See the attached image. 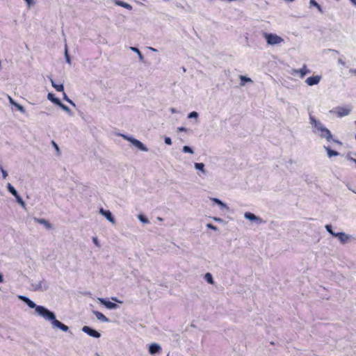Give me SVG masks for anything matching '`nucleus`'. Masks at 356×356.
Segmentation results:
<instances>
[{"label": "nucleus", "mask_w": 356, "mask_h": 356, "mask_svg": "<svg viewBox=\"0 0 356 356\" xmlns=\"http://www.w3.org/2000/svg\"><path fill=\"white\" fill-rule=\"evenodd\" d=\"M39 313L46 320L51 321V325L54 328L56 327L61 330L63 332H67L69 330L68 326L60 322L56 318L55 314L45 307H39Z\"/></svg>", "instance_id": "f257e3e1"}, {"label": "nucleus", "mask_w": 356, "mask_h": 356, "mask_svg": "<svg viewBox=\"0 0 356 356\" xmlns=\"http://www.w3.org/2000/svg\"><path fill=\"white\" fill-rule=\"evenodd\" d=\"M263 37L265 38L266 43L268 45L274 46L278 45L284 42V39L275 33H263Z\"/></svg>", "instance_id": "f03ea898"}, {"label": "nucleus", "mask_w": 356, "mask_h": 356, "mask_svg": "<svg viewBox=\"0 0 356 356\" xmlns=\"http://www.w3.org/2000/svg\"><path fill=\"white\" fill-rule=\"evenodd\" d=\"M352 111V106H347L345 107L337 106L334 109L330 111V113L335 114L339 118H342L348 115Z\"/></svg>", "instance_id": "7ed1b4c3"}, {"label": "nucleus", "mask_w": 356, "mask_h": 356, "mask_svg": "<svg viewBox=\"0 0 356 356\" xmlns=\"http://www.w3.org/2000/svg\"><path fill=\"white\" fill-rule=\"evenodd\" d=\"M124 139L129 141L134 147L143 152H147L148 149L140 140L125 134L120 135Z\"/></svg>", "instance_id": "20e7f679"}, {"label": "nucleus", "mask_w": 356, "mask_h": 356, "mask_svg": "<svg viewBox=\"0 0 356 356\" xmlns=\"http://www.w3.org/2000/svg\"><path fill=\"white\" fill-rule=\"evenodd\" d=\"M309 123L312 126V131L314 134L321 131L325 127L319 120H316L315 117L312 115H309Z\"/></svg>", "instance_id": "39448f33"}, {"label": "nucleus", "mask_w": 356, "mask_h": 356, "mask_svg": "<svg viewBox=\"0 0 356 356\" xmlns=\"http://www.w3.org/2000/svg\"><path fill=\"white\" fill-rule=\"evenodd\" d=\"M18 298L19 300L25 302L30 308H35L36 313L41 316V314L38 312V309L39 307H44L43 306L36 305L34 302L25 296H19Z\"/></svg>", "instance_id": "423d86ee"}, {"label": "nucleus", "mask_w": 356, "mask_h": 356, "mask_svg": "<svg viewBox=\"0 0 356 356\" xmlns=\"http://www.w3.org/2000/svg\"><path fill=\"white\" fill-rule=\"evenodd\" d=\"M32 287L34 291H44L47 290L49 286L45 280L42 279V280L38 282L32 283Z\"/></svg>", "instance_id": "0eeeda50"}, {"label": "nucleus", "mask_w": 356, "mask_h": 356, "mask_svg": "<svg viewBox=\"0 0 356 356\" xmlns=\"http://www.w3.org/2000/svg\"><path fill=\"white\" fill-rule=\"evenodd\" d=\"M244 217L245 219L249 220L251 222H254L257 224H261L264 222L260 217L257 216L250 212H245L244 213Z\"/></svg>", "instance_id": "6e6552de"}, {"label": "nucleus", "mask_w": 356, "mask_h": 356, "mask_svg": "<svg viewBox=\"0 0 356 356\" xmlns=\"http://www.w3.org/2000/svg\"><path fill=\"white\" fill-rule=\"evenodd\" d=\"M290 73L292 75H296L299 74L300 77L302 79L307 74L310 73V70L307 68L306 65H303L302 67L300 70L292 69Z\"/></svg>", "instance_id": "1a4fd4ad"}, {"label": "nucleus", "mask_w": 356, "mask_h": 356, "mask_svg": "<svg viewBox=\"0 0 356 356\" xmlns=\"http://www.w3.org/2000/svg\"><path fill=\"white\" fill-rule=\"evenodd\" d=\"M82 331L83 332L86 333L87 334H88L89 336L92 337L94 338H99L101 337V334L98 331L91 328L89 326H86V325L83 326L82 327Z\"/></svg>", "instance_id": "9d476101"}, {"label": "nucleus", "mask_w": 356, "mask_h": 356, "mask_svg": "<svg viewBox=\"0 0 356 356\" xmlns=\"http://www.w3.org/2000/svg\"><path fill=\"white\" fill-rule=\"evenodd\" d=\"M335 237H337L342 244L347 243L351 238V236L345 232H337Z\"/></svg>", "instance_id": "9b49d317"}, {"label": "nucleus", "mask_w": 356, "mask_h": 356, "mask_svg": "<svg viewBox=\"0 0 356 356\" xmlns=\"http://www.w3.org/2000/svg\"><path fill=\"white\" fill-rule=\"evenodd\" d=\"M98 300L101 304L104 305L107 309H115L118 307V306L116 303L106 300L104 298H99Z\"/></svg>", "instance_id": "f8f14e48"}, {"label": "nucleus", "mask_w": 356, "mask_h": 356, "mask_svg": "<svg viewBox=\"0 0 356 356\" xmlns=\"http://www.w3.org/2000/svg\"><path fill=\"white\" fill-rule=\"evenodd\" d=\"M321 79V76H318V75L312 76L308 77L305 80V82L308 86H312L314 85H317L320 82Z\"/></svg>", "instance_id": "ddd939ff"}, {"label": "nucleus", "mask_w": 356, "mask_h": 356, "mask_svg": "<svg viewBox=\"0 0 356 356\" xmlns=\"http://www.w3.org/2000/svg\"><path fill=\"white\" fill-rule=\"evenodd\" d=\"M320 136L323 138H325L327 141L330 142L332 140V135L330 131L325 127L320 131Z\"/></svg>", "instance_id": "4468645a"}, {"label": "nucleus", "mask_w": 356, "mask_h": 356, "mask_svg": "<svg viewBox=\"0 0 356 356\" xmlns=\"http://www.w3.org/2000/svg\"><path fill=\"white\" fill-rule=\"evenodd\" d=\"M161 350L160 345L156 343H152L149 347V353L151 355H155L159 353Z\"/></svg>", "instance_id": "2eb2a0df"}, {"label": "nucleus", "mask_w": 356, "mask_h": 356, "mask_svg": "<svg viewBox=\"0 0 356 356\" xmlns=\"http://www.w3.org/2000/svg\"><path fill=\"white\" fill-rule=\"evenodd\" d=\"M113 2L115 6L123 7L129 10H131L133 8L131 5L120 0H113Z\"/></svg>", "instance_id": "dca6fc26"}, {"label": "nucleus", "mask_w": 356, "mask_h": 356, "mask_svg": "<svg viewBox=\"0 0 356 356\" xmlns=\"http://www.w3.org/2000/svg\"><path fill=\"white\" fill-rule=\"evenodd\" d=\"M92 313L95 315L96 318L102 322L108 323L109 321L108 318L106 317L102 313L98 311H92Z\"/></svg>", "instance_id": "f3484780"}, {"label": "nucleus", "mask_w": 356, "mask_h": 356, "mask_svg": "<svg viewBox=\"0 0 356 356\" xmlns=\"http://www.w3.org/2000/svg\"><path fill=\"white\" fill-rule=\"evenodd\" d=\"M34 221L38 222V223H39V224L44 225L48 229L51 227V225L47 220H46L44 218H34Z\"/></svg>", "instance_id": "a211bd4d"}, {"label": "nucleus", "mask_w": 356, "mask_h": 356, "mask_svg": "<svg viewBox=\"0 0 356 356\" xmlns=\"http://www.w3.org/2000/svg\"><path fill=\"white\" fill-rule=\"evenodd\" d=\"M50 81L53 88H54L58 92H63L64 90L63 84H56L52 79H50Z\"/></svg>", "instance_id": "6ab92c4d"}, {"label": "nucleus", "mask_w": 356, "mask_h": 356, "mask_svg": "<svg viewBox=\"0 0 356 356\" xmlns=\"http://www.w3.org/2000/svg\"><path fill=\"white\" fill-rule=\"evenodd\" d=\"M8 99H9L10 103L12 105L15 106L21 113H24L25 112V110H24V107L22 105L16 103L10 96H8Z\"/></svg>", "instance_id": "aec40b11"}, {"label": "nucleus", "mask_w": 356, "mask_h": 356, "mask_svg": "<svg viewBox=\"0 0 356 356\" xmlns=\"http://www.w3.org/2000/svg\"><path fill=\"white\" fill-rule=\"evenodd\" d=\"M47 98L49 100H50L51 102L54 103L56 105H60V100L58 98H56L54 97V95L52 93H49L47 95Z\"/></svg>", "instance_id": "412c9836"}, {"label": "nucleus", "mask_w": 356, "mask_h": 356, "mask_svg": "<svg viewBox=\"0 0 356 356\" xmlns=\"http://www.w3.org/2000/svg\"><path fill=\"white\" fill-rule=\"evenodd\" d=\"M324 149L326 150V152L327 153V156L330 158L332 156H338L339 154V153L338 152L332 150L327 146H324Z\"/></svg>", "instance_id": "4be33fe9"}, {"label": "nucleus", "mask_w": 356, "mask_h": 356, "mask_svg": "<svg viewBox=\"0 0 356 356\" xmlns=\"http://www.w3.org/2000/svg\"><path fill=\"white\" fill-rule=\"evenodd\" d=\"M194 167L196 170H200L202 174H206L204 164L203 163H195Z\"/></svg>", "instance_id": "5701e85b"}, {"label": "nucleus", "mask_w": 356, "mask_h": 356, "mask_svg": "<svg viewBox=\"0 0 356 356\" xmlns=\"http://www.w3.org/2000/svg\"><path fill=\"white\" fill-rule=\"evenodd\" d=\"M104 216L111 222L114 224L115 222V218L113 216L111 212L109 210H107L105 213H104Z\"/></svg>", "instance_id": "b1692460"}, {"label": "nucleus", "mask_w": 356, "mask_h": 356, "mask_svg": "<svg viewBox=\"0 0 356 356\" xmlns=\"http://www.w3.org/2000/svg\"><path fill=\"white\" fill-rule=\"evenodd\" d=\"M7 189L14 197L18 194L16 189L10 183L7 184Z\"/></svg>", "instance_id": "393cba45"}, {"label": "nucleus", "mask_w": 356, "mask_h": 356, "mask_svg": "<svg viewBox=\"0 0 356 356\" xmlns=\"http://www.w3.org/2000/svg\"><path fill=\"white\" fill-rule=\"evenodd\" d=\"M17 202L21 205L24 209H26V204L24 201L22 200V198L20 197L19 194L17 195V196H15Z\"/></svg>", "instance_id": "a878e982"}, {"label": "nucleus", "mask_w": 356, "mask_h": 356, "mask_svg": "<svg viewBox=\"0 0 356 356\" xmlns=\"http://www.w3.org/2000/svg\"><path fill=\"white\" fill-rule=\"evenodd\" d=\"M204 279L205 280L209 283V284H213V276L210 273H207L205 275H204Z\"/></svg>", "instance_id": "bb28decb"}, {"label": "nucleus", "mask_w": 356, "mask_h": 356, "mask_svg": "<svg viewBox=\"0 0 356 356\" xmlns=\"http://www.w3.org/2000/svg\"><path fill=\"white\" fill-rule=\"evenodd\" d=\"M58 106L61 109H63V111L67 112L69 115H72V113L71 110L70 109V108L68 106H67L66 105L63 104L62 102H60V105H58Z\"/></svg>", "instance_id": "cd10ccee"}, {"label": "nucleus", "mask_w": 356, "mask_h": 356, "mask_svg": "<svg viewBox=\"0 0 356 356\" xmlns=\"http://www.w3.org/2000/svg\"><path fill=\"white\" fill-rule=\"evenodd\" d=\"M130 49L134 52H138V58H139V59L140 60H143L144 57H143L142 53L140 51V50L137 47H131Z\"/></svg>", "instance_id": "c85d7f7f"}, {"label": "nucleus", "mask_w": 356, "mask_h": 356, "mask_svg": "<svg viewBox=\"0 0 356 356\" xmlns=\"http://www.w3.org/2000/svg\"><path fill=\"white\" fill-rule=\"evenodd\" d=\"M240 80L241 81V86H243L245 82H252V81L250 78H248V77L243 76V75L240 76Z\"/></svg>", "instance_id": "c756f323"}, {"label": "nucleus", "mask_w": 356, "mask_h": 356, "mask_svg": "<svg viewBox=\"0 0 356 356\" xmlns=\"http://www.w3.org/2000/svg\"><path fill=\"white\" fill-rule=\"evenodd\" d=\"M182 151L184 153H188V154H194V151L193 150V149L191 147L187 146V145H185V146L183 147Z\"/></svg>", "instance_id": "7c9ffc66"}, {"label": "nucleus", "mask_w": 356, "mask_h": 356, "mask_svg": "<svg viewBox=\"0 0 356 356\" xmlns=\"http://www.w3.org/2000/svg\"><path fill=\"white\" fill-rule=\"evenodd\" d=\"M325 229L327 230V232L330 234L332 236H335V234H337V232H334L333 230H332V225H326L325 226Z\"/></svg>", "instance_id": "2f4dec72"}, {"label": "nucleus", "mask_w": 356, "mask_h": 356, "mask_svg": "<svg viewBox=\"0 0 356 356\" xmlns=\"http://www.w3.org/2000/svg\"><path fill=\"white\" fill-rule=\"evenodd\" d=\"M212 200L222 208L227 209V205L218 198H213Z\"/></svg>", "instance_id": "473e14b6"}, {"label": "nucleus", "mask_w": 356, "mask_h": 356, "mask_svg": "<svg viewBox=\"0 0 356 356\" xmlns=\"http://www.w3.org/2000/svg\"><path fill=\"white\" fill-rule=\"evenodd\" d=\"M309 3L311 6H314L321 12L323 13V10L321 9V6L315 1V0H310Z\"/></svg>", "instance_id": "72a5a7b5"}, {"label": "nucleus", "mask_w": 356, "mask_h": 356, "mask_svg": "<svg viewBox=\"0 0 356 356\" xmlns=\"http://www.w3.org/2000/svg\"><path fill=\"white\" fill-rule=\"evenodd\" d=\"M138 218L143 223L148 224L149 222V220L142 214L138 215Z\"/></svg>", "instance_id": "f704fd0d"}, {"label": "nucleus", "mask_w": 356, "mask_h": 356, "mask_svg": "<svg viewBox=\"0 0 356 356\" xmlns=\"http://www.w3.org/2000/svg\"><path fill=\"white\" fill-rule=\"evenodd\" d=\"M199 117V114L196 111H192L188 115V118L191 119V118H194V119H197Z\"/></svg>", "instance_id": "c9c22d12"}, {"label": "nucleus", "mask_w": 356, "mask_h": 356, "mask_svg": "<svg viewBox=\"0 0 356 356\" xmlns=\"http://www.w3.org/2000/svg\"><path fill=\"white\" fill-rule=\"evenodd\" d=\"M65 60L67 63L69 64H71V59H70V57L68 54V52H67V46H65Z\"/></svg>", "instance_id": "e433bc0d"}, {"label": "nucleus", "mask_w": 356, "mask_h": 356, "mask_svg": "<svg viewBox=\"0 0 356 356\" xmlns=\"http://www.w3.org/2000/svg\"><path fill=\"white\" fill-rule=\"evenodd\" d=\"M63 99L70 103V104H72L73 106H76L74 102L69 99L65 92H63Z\"/></svg>", "instance_id": "4c0bfd02"}, {"label": "nucleus", "mask_w": 356, "mask_h": 356, "mask_svg": "<svg viewBox=\"0 0 356 356\" xmlns=\"http://www.w3.org/2000/svg\"><path fill=\"white\" fill-rule=\"evenodd\" d=\"M164 141H165V143L168 145H172V140L169 137H165Z\"/></svg>", "instance_id": "58836bf2"}, {"label": "nucleus", "mask_w": 356, "mask_h": 356, "mask_svg": "<svg viewBox=\"0 0 356 356\" xmlns=\"http://www.w3.org/2000/svg\"><path fill=\"white\" fill-rule=\"evenodd\" d=\"M207 227L208 228H209V229H211L214 230V231H216V230L218 229V228H217V227H216V226H215V225H212V224H211V223H208V224L207 225Z\"/></svg>", "instance_id": "ea45409f"}, {"label": "nucleus", "mask_w": 356, "mask_h": 356, "mask_svg": "<svg viewBox=\"0 0 356 356\" xmlns=\"http://www.w3.org/2000/svg\"><path fill=\"white\" fill-rule=\"evenodd\" d=\"M92 241L97 247H100V244L97 237H93Z\"/></svg>", "instance_id": "a19ab883"}, {"label": "nucleus", "mask_w": 356, "mask_h": 356, "mask_svg": "<svg viewBox=\"0 0 356 356\" xmlns=\"http://www.w3.org/2000/svg\"><path fill=\"white\" fill-rule=\"evenodd\" d=\"M52 144H53V146L54 147V148L56 149V152H58V154H60V149H59L58 145L54 141H52Z\"/></svg>", "instance_id": "79ce46f5"}, {"label": "nucleus", "mask_w": 356, "mask_h": 356, "mask_svg": "<svg viewBox=\"0 0 356 356\" xmlns=\"http://www.w3.org/2000/svg\"><path fill=\"white\" fill-rule=\"evenodd\" d=\"M1 174H2V177H3V179H6V177H8V175L7 171H6V170H5L4 169H3V170H1Z\"/></svg>", "instance_id": "37998d69"}, {"label": "nucleus", "mask_w": 356, "mask_h": 356, "mask_svg": "<svg viewBox=\"0 0 356 356\" xmlns=\"http://www.w3.org/2000/svg\"><path fill=\"white\" fill-rule=\"evenodd\" d=\"M338 63H339V65H343V66H345V65H346V63H345V61H344L341 58H339L338 59Z\"/></svg>", "instance_id": "c03bdc74"}, {"label": "nucleus", "mask_w": 356, "mask_h": 356, "mask_svg": "<svg viewBox=\"0 0 356 356\" xmlns=\"http://www.w3.org/2000/svg\"><path fill=\"white\" fill-rule=\"evenodd\" d=\"M24 1L28 4L29 7H30L31 5H33L35 3L33 0H24Z\"/></svg>", "instance_id": "a18cd8bd"}, {"label": "nucleus", "mask_w": 356, "mask_h": 356, "mask_svg": "<svg viewBox=\"0 0 356 356\" xmlns=\"http://www.w3.org/2000/svg\"><path fill=\"white\" fill-rule=\"evenodd\" d=\"M178 131H187V129L184 127H180L177 128Z\"/></svg>", "instance_id": "49530a36"}, {"label": "nucleus", "mask_w": 356, "mask_h": 356, "mask_svg": "<svg viewBox=\"0 0 356 356\" xmlns=\"http://www.w3.org/2000/svg\"><path fill=\"white\" fill-rule=\"evenodd\" d=\"M346 158H347V159H348V160L351 161H353V160H355V159H353V157H351V156H350V154H348V155L346 156Z\"/></svg>", "instance_id": "de8ad7c7"}, {"label": "nucleus", "mask_w": 356, "mask_h": 356, "mask_svg": "<svg viewBox=\"0 0 356 356\" xmlns=\"http://www.w3.org/2000/svg\"><path fill=\"white\" fill-rule=\"evenodd\" d=\"M106 211H107V210H104L103 208H101V209H99V213H100L102 216H104V213H105Z\"/></svg>", "instance_id": "09e8293b"}, {"label": "nucleus", "mask_w": 356, "mask_h": 356, "mask_svg": "<svg viewBox=\"0 0 356 356\" xmlns=\"http://www.w3.org/2000/svg\"><path fill=\"white\" fill-rule=\"evenodd\" d=\"M330 51L334 53V54H339V51L335 49H329Z\"/></svg>", "instance_id": "8fccbe9b"}, {"label": "nucleus", "mask_w": 356, "mask_h": 356, "mask_svg": "<svg viewBox=\"0 0 356 356\" xmlns=\"http://www.w3.org/2000/svg\"><path fill=\"white\" fill-rule=\"evenodd\" d=\"M349 72H350V73H351V74H355L356 75V69H355V70H354V69H350V70H349Z\"/></svg>", "instance_id": "3c124183"}, {"label": "nucleus", "mask_w": 356, "mask_h": 356, "mask_svg": "<svg viewBox=\"0 0 356 356\" xmlns=\"http://www.w3.org/2000/svg\"><path fill=\"white\" fill-rule=\"evenodd\" d=\"M332 140H333L334 143H337V144H339V145H341V144H342V143H341L339 140H338L332 139Z\"/></svg>", "instance_id": "603ef678"}, {"label": "nucleus", "mask_w": 356, "mask_h": 356, "mask_svg": "<svg viewBox=\"0 0 356 356\" xmlns=\"http://www.w3.org/2000/svg\"><path fill=\"white\" fill-rule=\"evenodd\" d=\"M3 282V275L0 273V283Z\"/></svg>", "instance_id": "864d4df0"}, {"label": "nucleus", "mask_w": 356, "mask_h": 356, "mask_svg": "<svg viewBox=\"0 0 356 356\" xmlns=\"http://www.w3.org/2000/svg\"><path fill=\"white\" fill-rule=\"evenodd\" d=\"M170 111L172 113H175L177 112L176 109L174 108H170Z\"/></svg>", "instance_id": "5fc2aeb1"}, {"label": "nucleus", "mask_w": 356, "mask_h": 356, "mask_svg": "<svg viewBox=\"0 0 356 356\" xmlns=\"http://www.w3.org/2000/svg\"><path fill=\"white\" fill-rule=\"evenodd\" d=\"M215 221L220 222L222 220L220 218H214Z\"/></svg>", "instance_id": "6e6d98bb"}, {"label": "nucleus", "mask_w": 356, "mask_h": 356, "mask_svg": "<svg viewBox=\"0 0 356 356\" xmlns=\"http://www.w3.org/2000/svg\"><path fill=\"white\" fill-rule=\"evenodd\" d=\"M149 49L152 51H157V49L153 48V47H149Z\"/></svg>", "instance_id": "4d7b16f0"}, {"label": "nucleus", "mask_w": 356, "mask_h": 356, "mask_svg": "<svg viewBox=\"0 0 356 356\" xmlns=\"http://www.w3.org/2000/svg\"><path fill=\"white\" fill-rule=\"evenodd\" d=\"M112 300L115 302H120L119 300H118V299L116 298H112Z\"/></svg>", "instance_id": "13d9d810"}, {"label": "nucleus", "mask_w": 356, "mask_h": 356, "mask_svg": "<svg viewBox=\"0 0 356 356\" xmlns=\"http://www.w3.org/2000/svg\"><path fill=\"white\" fill-rule=\"evenodd\" d=\"M350 1L355 5L356 6V0H350Z\"/></svg>", "instance_id": "bf43d9fd"}, {"label": "nucleus", "mask_w": 356, "mask_h": 356, "mask_svg": "<svg viewBox=\"0 0 356 356\" xmlns=\"http://www.w3.org/2000/svg\"><path fill=\"white\" fill-rule=\"evenodd\" d=\"M157 220L161 222L163 221V218L161 217H157Z\"/></svg>", "instance_id": "052dcab7"}, {"label": "nucleus", "mask_w": 356, "mask_h": 356, "mask_svg": "<svg viewBox=\"0 0 356 356\" xmlns=\"http://www.w3.org/2000/svg\"><path fill=\"white\" fill-rule=\"evenodd\" d=\"M3 168L1 167V165H0V172H1V170H3Z\"/></svg>", "instance_id": "680f3d73"}, {"label": "nucleus", "mask_w": 356, "mask_h": 356, "mask_svg": "<svg viewBox=\"0 0 356 356\" xmlns=\"http://www.w3.org/2000/svg\"><path fill=\"white\" fill-rule=\"evenodd\" d=\"M122 18H123V21H124L126 19L125 16H122Z\"/></svg>", "instance_id": "e2e57ef3"}, {"label": "nucleus", "mask_w": 356, "mask_h": 356, "mask_svg": "<svg viewBox=\"0 0 356 356\" xmlns=\"http://www.w3.org/2000/svg\"><path fill=\"white\" fill-rule=\"evenodd\" d=\"M353 193H356V191H353Z\"/></svg>", "instance_id": "0e129e2a"}, {"label": "nucleus", "mask_w": 356, "mask_h": 356, "mask_svg": "<svg viewBox=\"0 0 356 356\" xmlns=\"http://www.w3.org/2000/svg\"><path fill=\"white\" fill-rule=\"evenodd\" d=\"M167 356H170V355H169V354H168V355H167Z\"/></svg>", "instance_id": "69168bd1"}]
</instances>
